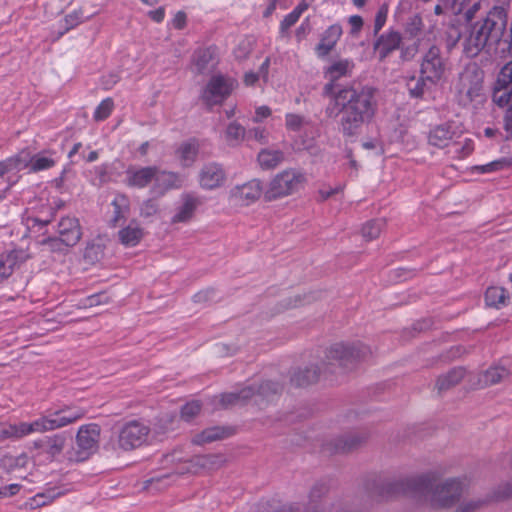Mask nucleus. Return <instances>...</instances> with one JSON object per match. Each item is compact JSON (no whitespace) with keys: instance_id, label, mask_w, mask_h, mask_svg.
<instances>
[{"instance_id":"49","label":"nucleus","mask_w":512,"mask_h":512,"mask_svg":"<svg viewBox=\"0 0 512 512\" xmlns=\"http://www.w3.org/2000/svg\"><path fill=\"white\" fill-rule=\"evenodd\" d=\"M201 410V404L198 401H192L181 408V418L185 421H191Z\"/></svg>"},{"instance_id":"19","label":"nucleus","mask_w":512,"mask_h":512,"mask_svg":"<svg viewBox=\"0 0 512 512\" xmlns=\"http://www.w3.org/2000/svg\"><path fill=\"white\" fill-rule=\"evenodd\" d=\"M342 32V27L339 24H333L322 33L320 42L315 47V53L319 58H324L330 54L340 39Z\"/></svg>"},{"instance_id":"32","label":"nucleus","mask_w":512,"mask_h":512,"mask_svg":"<svg viewBox=\"0 0 512 512\" xmlns=\"http://www.w3.org/2000/svg\"><path fill=\"white\" fill-rule=\"evenodd\" d=\"M509 376L508 370L503 366H494L487 369L479 378L485 386L495 385Z\"/></svg>"},{"instance_id":"52","label":"nucleus","mask_w":512,"mask_h":512,"mask_svg":"<svg viewBox=\"0 0 512 512\" xmlns=\"http://www.w3.org/2000/svg\"><path fill=\"white\" fill-rule=\"evenodd\" d=\"M19 439L17 424L0 423V441Z\"/></svg>"},{"instance_id":"22","label":"nucleus","mask_w":512,"mask_h":512,"mask_svg":"<svg viewBox=\"0 0 512 512\" xmlns=\"http://www.w3.org/2000/svg\"><path fill=\"white\" fill-rule=\"evenodd\" d=\"M252 386L255 387V393L252 398L255 399V403L258 406H263L272 401L283 390L281 384L273 381H264L259 385L253 384Z\"/></svg>"},{"instance_id":"40","label":"nucleus","mask_w":512,"mask_h":512,"mask_svg":"<svg viewBox=\"0 0 512 512\" xmlns=\"http://www.w3.org/2000/svg\"><path fill=\"white\" fill-rule=\"evenodd\" d=\"M384 225V219H374L366 222L361 230L363 238L367 241L376 239L380 235Z\"/></svg>"},{"instance_id":"16","label":"nucleus","mask_w":512,"mask_h":512,"mask_svg":"<svg viewBox=\"0 0 512 512\" xmlns=\"http://www.w3.org/2000/svg\"><path fill=\"white\" fill-rule=\"evenodd\" d=\"M402 36L397 31H389L377 37L373 44L375 53H378L379 61H384L393 51L400 48Z\"/></svg>"},{"instance_id":"57","label":"nucleus","mask_w":512,"mask_h":512,"mask_svg":"<svg viewBox=\"0 0 512 512\" xmlns=\"http://www.w3.org/2000/svg\"><path fill=\"white\" fill-rule=\"evenodd\" d=\"M158 212V204L153 199L143 202L140 208V216L144 218L152 217Z\"/></svg>"},{"instance_id":"42","label":"nucleus","mask_w":512,"mask_h":512,"mask_svg":"<svg viewBox=\"0 0 512 512\" xmlns=\"http://www.w3.org/2000/svg\"><path fill=\"white\" fill-rule=\"evenodd\" d=\"M195 465L204 469H214L221 465L223 459L220 455L208 454L198 455L193 459Z\"/></svg>"},{"instance_id":"26","label":"nucleus","mask_w":512,"mask_h":512,"mask_svg":"<svg viewBox=\"0 0 512 512\" xmlns=\"http://www.w3.org/2000/svg\"><path fill=\"white\" fill-rule=\"evenodd\" d=\"M453 135L454 131L452 130V125L443 123L430 130L428 142L432 146L444 148L449 145Z\"/></svg>"},{"instance_id":"55","label":"nucleus","mask_w":512,"mask_h":512,"mask_svg":"<svg viewBox=\"0 0 512 512\" xmlns=\"http://www.w3.org/2000/svg\"><path fill=\"white\" fill-rule=\"evenodd\" d=\"M422 28H423L422 18L419 15H414L407 22L405 31L410 36L414 37V36H417L421 32Z\"/></svg>"},{"instance_id":"50","label":"nucleus","mask_w":512,"mask_h":512,"mask_svg":"<svg viewBox=\"0 0 512 512\" xmlns=\"http://www.w3.org/2000/svg\"><path fill=\"white\" fill-rule=\"evenodd\" d=\"M388 9H389L388 4L383 3L376 13L375 20H374V27H373V33L375 36L380 32V30L385 25V22L387 20V15H388Z\"/></svg>"},{"instance_id":"59","label":"nucleus","mask_w":512,"mask_h":512,"mask_svg":"<svg viewBox=\"0 0 512 512\" xmlns=\"http://www.w3.org/2000/svg\"><path fill=\"white\" fill-rule=\"evenodd\" d=\"M216 297V291L212 288H208L196 293L193 296V300L196 303H206L209 301H213Z\"/></svg>"},{"instance_id":"46","label":"nucleus","mask_w":512,"mask_h":512,"mask_svg":"<svg viewBox=\"0 0 512 512\" xmlns=\"http://www.w3.org/2000/svg\"><path fill=\"white\" fill-rule=\"evenodd\" d=\"M114 107L112 98L104 99L95 109L94 119L96 121H102L109 117Z\"/></svg>"},{"instance_id":"14","label":"nucleus","mask_w":512,"mask_h":512,"mask_svg":"<svg viewBox=\"0 0 512 512\" xmlns=\"http://www.w3.org/2000/svg\"><path fill=\"white\" fill-rule=\"evenodd\" d=\"M57 232L67 247L77 245L83 235L78 218L69 216L61 218L57 224Z\"/></svg>"},{"instance_id":"5","label":"nucleus","mask_w":512,"mask_h":512,"mask_svg":"<svg viewBox=\"0 0 512 512\" xmlns=\"http://www.w3.org/2000/svg\"><path fill=\"white\" fill-rule=\"evenodd\" d=\"M330 480H317L309 490L308 504L304 512H363L352 500H337L328 506H320L319 501L328 494ZM275 512H301L298 504L283 505Z\"/></svg>"},{"instance_id":"8","label":"nucleus","mask_w":512,"mask_h":512,"mask_svg":"<svg viewBox=\"0 0 512 512\" xmlns=\"http://www.w3.org/2000/svg\"><path fill=\"white\" fill-rule=\"evenodd\" d=\"M483 75L477 68L466 69L460 74L458 94L463 105L483 98Z\"/></svg>"},{"instance_id":"2","label":"nucleus","mask_w":512,"mask_h":512,"mask_svg":"<svg viewBox=\"0 0 512 512\" xmlns=\"http://www.w3.org/2000/svg\"><path fill=\"white\" fill-rule=\"evenodd\" d=\"M462 492L463 485L458 479L436 484L435 477L429 474L396 481L373 480L366 485L367 497L373 501L379 502L399 495L412 494L438 507L453 505Z\"/></svg>"},{"instance_id":"12","label":"nucleus","mask_w":512,"mask_h":512,"mask_svg":"<svg viewBox=\"0 0 512 512\" xmlns=\"http://www.w3.org/2000/svg\"><path fill=\"white\" fill-rule=\"evenodd\" d=\"M368 439L366 432H349L323 445V451L329 455L352 452L361 447Z\"/></svg>"},{"instance_id":"7","label":"nucleus","mask_w":512,"mask_h":512,"mask_svg":"<svg viewBox=\"0 0 512 512\" xmlns=\"http://www.w3.org/2000/svg\"><path fill=\"white\" fill-rule=\"evenodd\" d=\"M100 432V426L95 423L81 426L76 435L77 450L68 453L69 460L82 462L88 459L98 448Z\"/></svg>"},{"instance_id":"6","label":"nucleus","mask_w":512,"mask_h":512,"mask_svg":"<svg viewBox=\"0 0 512 512\" xmlns=\"http://www.w3.org/2000/svg\"><path fill=\"white\" fill-rule=\"evenodd\" d=\"M307 182L306 175L300 170L289 168L276 174L264 191V199L273 201L297 193Z\"/></svg>"},{"instance_id":"43","label":"nucleus","mask_w":512,"mask_h":512,"mask_svg":"<svg viewBox=\"0 0 512 512\" xmlns=\"http://www.w3.org/2000/svg\"><path fill=\"white\" fill-rule=\"evenodd\" d=\"M428 81L424 75H421L419 78L412 77L407 82V88L411 97L421 98L426 89V82Z\"/></svg>"},{"instance_id":"28","label":"nucleus","mask_w":512,"mask_h":512,"mask_svg":"<svg viewBox=\"0 0 512 512\" xmlns=\"http://www.w3.org/2000/svg\"><path fill=\"white\" fill-rule=\"evenodd\" d=\"M464 376L465 369L463 367H454L447 373L440 375L436 381L438 393H443L458 385Z\"/></svg>"},{"instance_id":"48","label":"nucleus","mask_w":512,"mask_h":512,"mask_svg":"<svg viewBox=\"0 0 512 512\" xmlns=\"http://www.w3.org/2000/svg\"><path fill=\"white\" fill-rule=\"evenodd\" d=\"M40 243L47 246L52 252H65L69 248L60 236L44 238Z\"/></svg>"},{"instance_id":"29","label":"nucleus","mask_w":512,"mask_h":512,"mask_svg":"<svg viewBox=\"0 0 512 512\" xmlns=\"http://www.w3.org/2000/svg\"><path fill=\"white\" fill-rule=\"evenodd\" d=\"M255 393L254 386H246L238 392L224 393L221 395L220 403L223 407L235 404H242L252 398Z\"/></svg>"},{"instance_id":"51","label":"nucleus","mask_w":512,"mask_h":512,"mask_svg":"<svg viewBox=\"0 0 512 512\" xmlns=\"http://www.w3.org/2000/svg\"><path fill=\"white\" fill-rule=\"evenodd\" d=\"M174 421V416L172 415H164L160 417L157 421V423L154 425V431L156 434H165L169 430H172V424Z\"/></svg>"},{"instance_id":"34","label":"nucleus","mask_w":512,"mask_h":512,"mask_svg":"<svg viewBox=\"0 0 512 512\" xmlns=\"http://www.w3.org/2000/svg\"><path fill=\"white\" fill-rule=\"evenodd\" d=\"M246 138V129L237 122L228 124L225 131V139L229 146H237Z\"/></svg>"},{"instance_id":"33","label":"nucleus","mask_w":512,"mask_h":512,"mask_svg":"<svg viewBox=\"0 0 512 512\" xmlns=\"http://www.w3.org/2000/svg\"><path fill=\"white\" fill-rule=\"evenodd\" d=\"M178 182L177 174L173 172L161 171L158 167H156L154 184L160 192H164L168 189L176 187Z\"/></svg>"},{"instance_id":"63","label":"nucleus","mask_w":512,"mask_h":512,"mask_svg":"<svg viewBox=\"0 0 512 512\" xmlns=\"http://www.w3.org/2000/svg\"><path fill=\"white\" fill-rule=\"evenodd\" d=\"M485 503V501L478 500V501H470L468 503H465L461 505L457 512H474L477 508L482 506Z\"/></svg>"},{"instance_id":"60","label":"nucleus","mask_w":512,"mask_h":512,"mask_svg":"<svg viewBox=\"0 0 512 512\" xmlns=\"http://www.w3.org/2000/svg\"><path fill=\"white\" fill-rule=\"evenodd\" d=\"M299 16L293 11L284 17L280 23V33L284 35L296 22L299 20Z\"/></svg>"},{"instance_id":"47","label":"nucleus","mask_w":512,"mask_h":512,"mask_svg":"<svg viewBox=\"0 0 512 512\" xmlns=\"http://www.w3.org/2000/svg\"><path fill=\"white\" fill-rule=\"evenodd\" d=\"M55 161L52 158L41 156V155H35L32 156V162H31V171L32 172H38L41 170L49 169L52 166H54Z\"/></svg>"},{"instance_id":"3","label":"nucleus","mask_w":512,"mask_h":512,"mask_svg":"<svg viewBox=\"0 0 512 512\" xmlns=\"http://www.w3.org/2000/svg\"><path fill=\"white\" fill-rule=\"evenodd\" d=\"M371 354L368 346L358 342L352 344L336 343L325 352L322 366L311 365L297 369L291 376V383L296 387H306L316 383L321 374L335 373L337 368L352 370Z\"/></svg>"},{"instance_id":"39","label":"nucleus","mask_w":512,"mask_h":512,"mask_svg":"<svg viewBox=\"0 0 512 512\" xmlns=\"http://www.w3.org/2000/svg\"><path fill=\"white\" fill-rule=\"evenodd\" d=\"M104 249L101 243H88L84 250V260L91 265L100 262L104 258Z\"/></svg>"},{"instance_id":"53","label":"nucleus","mask_w":512,"mask_h":512,"mask_svg":"<svg viewBox=\"0 0 512 512\" xmlns=\"http://www.w3.org/2000/svg\"><path fill=\"white\" fill-rule=\"evenodd\" d=\"M286 127L291 131H299L306 123L305 118L298 114H287L285 117Z\"/></svg>"},{"instance_id":"27","label":"nucleus","mask_w":512,"mask_h":512,"mask_svg":"<svg viewBox=\"0 0 512 512\" xmlns=\"http://www.w3.org/2000/svg\"><path fill=\"white\" fill-rule=\"evenodd\" d=\"M234 433V429L231 427L214 426L203 430L197 434L193 442L195 444L211 443L213 441L224 439Z\"/></svg>"},{"instance_id":"24","label":"nucleus","mask_w":512,"mask_h":512,"mask_svg":"<svg viewBox=\"0 0 512 512\" xmlns=\"http://www.w3.org/2000/svg\"><path fill=\"white\" fill-rule=\"evenodd\" d=\"M201 204V201L192 195H184L182 198V204L177 208L176 213L172 217V223H185L192 219L197 207Z\"/></svg>"},{"instance_id":"35","label":"nucleus","mask_w":512,"mask_h":512,"mask_svg":"<svg viewBox=\"0 0 512 512\" xmlns=\"http://www.w3.org/2000/svg\"><path fill=\"white\" fill-rule=\"evenodd\" d=\"M460 40H464V24L460 22L451 23L446 31L447 50H453L460 42Z\"/></svg>"},{"instance_id":"44","label":"nucleus","mask_w":512,"mask_h":512,"mask_svg":"<svg viewBox=\"0 0 512 512\" xmlns=\"http://www.w3.org/2000/svg\"><path fill=\"white\" fill-rule=\"evenodd\" d=\"M8 160V165H10L12 170H21L28 166L31 167L32 156L29 151L22 150L16 156L11 157Z\"/></svg>"},{"instance_id":"17","label":"nucleus","mask_w":512,"mask_h":512,"mask_svg":"<svg viewBox=\"0 0 512 512\" xmlns=\"http://www.w3.org/2000/svg\"><path fill=\"white\" fill-rule=\"evenodd\" d=\"M200 185L205 189H215L224 184L226 173L218 163L205 164L199 175Z\"/></svg>"},{"instance_id":"61","label":"nucleus","mask_w":512,"mask_h":512,"mask_svg":"<svg viewBox=\"0 0 512 512\" xmlns=\"http://www.w3.org/2000/svg\"><path fill=\"white\" fill-rule=\"evenodd\" d=\"M246 139H254L261 144L267 143V135L265 129L262 128H253L246 131Z\"/></svg>"},{"instance_id":"54","label":"nucleus","mask_w":512,"mask_h":512,"mask_svg":"<svg viewBox=\"0 0 512 512\" xmlns=\"http://www.w3.org/2000/svg\"><path fill=\"white\" fill-rule=\"evenodd\" d=\"M453 147L454 152L457 153L460 158L467 157L474 149L473 141L468 138H466L463 143L454 142Z\"/></svg>"},{"instance_id":"11","label":"nucleus","mask_w":512,"mask_h":512,"mask_svg":"<svg viewBox=\"0 0 512 512\" xmlns=\"http://www.w3.org/2000/svg\"><path fill=\"white\" fill-rule=\"evenodd\" d=\"M445 60L438 46L432 45L423 55L420 74L424 75L432 84L437 83L444 75Z\"/></svg>"},{"instance_id":"18","label":"nucleus","mask_w":512,"mask_h":512,"mask_svg":"<svg viewBox=\"0 0 512 512\" xmlns=\"http://www.w3.org/2000/svg\"><path fill=\"white\" fill-rule=\"evenodd\" d=\"M28 258L23 250H12L0 254V282L9 278L14 270Z\"/></svg>"},{"instance_id":"36","label":"nucleus","mask_w":512,"mask_h":512,"mask_svg":"<svg viewBox=\"0 0 512 512\" xmlns=\"http://www.w3.org/2000/svg\"><path fill=\"white\" fill-rule=\"evenodd\" d=\"M508 296L506 291L501 287H489L485 293V302L489 307L500 308L505 305Z\"/></svg>"},{"instance_id":"30","label":"nucleus","mask_w":512,"mask_h":512,"mask_svg":"<svg viewBox=\"0 0 512 512\" xmlns=\"http://www.w3.org/2000/svg\"><path fill=\"white\" fill-rule=\"evenodd\" d=\"M257 159L262 169L270 170L284 161V153L280 150L263 149L259 152Z\"/></svg>"},{"instance_id":"37","label":"nucleus","mask_w":512,"mask_h":512,"mask_svg":"<svg viewBox=\"0 0 512 512\" xmlns=\"http://www.w3.org/2000/svg\"><path fill=\"white\" fill-rule=\"evenodd\" d=\"M60 495H62L61 491H56L55 488H51L44 493H38L34 497L30 498L26 503V506H28L30 509H36L46 505L49 502H52Z\"/></svg>"},{"instance_id":"58","label":"nucleus","mask_w":512,"mask_h":512,"mask_svg":"<svg viewBox=\"0 0 512 512\" xmlns=\"http://www.w3.org/2000/svg\"><path fill=\"white\" fill-rule=\"evenodd\" d=\"M506 165V160H496L485 165L475 166L474 170L480 173H490L501 170Z\"/></svg>"},{"instance_id":"9","label":"nucleus","mask_w":512,"mask_h":512,"mask_svg":"<svg viewBox=\"0 0 512 512\" xmlns=\"http://www.w3.org/2000/svg\"><path fill=\"white\" fill-rule=\"evenodd\" d=\"M150 431V427L140 421L127 422L119 430L117 445L123 451L136 449L147 441Z\"/></svg>"},{"instance_id":"25","label":"nucleus","mask_w":512,"mask_h":512,"mask_svg":"<svg viewBox=\"0 0 512 512\" xmlns=\"http://www.w3.org/2000/svg\"><path fill=\"white\" fill-rule=\"evenodd\" d=\"M86 411L82 408H71L65 406L59 410H56L51 414L53 421H55V428H62L71 423L76 422L85 415Z\"/></svg>"},{"instance_id":"21","label":"nucleus","mask_w":512,"mask_h":512,"mask_svg":"<svg viewBox=\"0 0 512 512\" xmlns=\"http://www.w3.org/2000/svg\"><path fill=\"white\" fill-rule=\"evenodd\" d=\"M145 235L139 222L132 219L129 224L118 231V240L125 247H134L140 243Z\"/></svg>"},{"instance_id":"15","label":"nucleus","mask_w":512,"mask_h":512,"mask_svg":"<svg viewBox=\"0 0 512 512\" xmlns=\"http://www.w3.org/2000/svg\"><path fill=\"white\" fill-rule=\"evenodd\" d=\"M156 166L135 167L129 166L125 172V183L129 187L145 188L155 179Z\"/></svg>"},{"instance_id":"10","label":"nucleus","mask_w":512,"mask_h":512,"mask_svg":"<svg viewBox=\"0 0 512 512\" xmlns=\"http://www.w3.org/2000/svg\"><path fill=\"white\" fill-rule=\"evenodd\" d=\"M234 81L222 75L213 76L204 88L201 98L207 106L221 104L232 92Z\"/></svg>"},{"instance_id":"62","label":"nucleus","mask_w":512,"mask_h":512,"mask_svg":"<svg viewBox=\"0 0 512 512\" xmlns=\"http://www.w3.org/2000/svg\"><path fill=\"white\" fill-rule=\"evenodd\" d=\"M310 301H311V296H307V295L300 296V295H297L294 298L287 299L285 305L283 306V309L299 307L301 305H305V304L310 303Z\"/></svg>"},{"instance_id":"45","label":"nucleus","mask_w":512,"mask_h":512,"mask_svg":"<svg viewBox=\"0 0 512 512\" xmlns=\"http://www.w3.org/2000/svg\"><path fill=\"white\" fill-rule=\"evenodd\" d=\"M497 85L502 88H512V60L505 63L497 74Z\"/></svg>"},{"instance_id":"1","label":"nucleus","mask_w":512,"mask_h":512,"mask_svg":"<svg viewBox=\"0 0 512 512\" xmlns=\"http://www.w3.org/2000/svg\"><path fill=\"white\" fill-rule=\"evenodd\" d=\"M355 64L350 59H341L328 66L324 75L329 82L323 87L322 95L330 101L325 115L338 121L340 133L347 138L360 133L364 124L369 123L377 110L376 90L371 86H346L336 90V82L352 75Z\"/></svg>"},{"instance_id":"64","label":"nucleus","mask_w":512,"mask_h":512,"mask_svg":"<svg viewBox=\"0 0 512 512\" xmlns=\"http://www.w3.org/2000/svg\"><path fill=\"white\" fill-rule=\"evenodd\" d=\"M311 27L308 19L302 22V24L296 29V38L300 41L304 39L310 32Z\"/></svg>"},{"instance_id":"23","label":"nucleus","mask_w":512,"mask_h":512,"mask_svg":"<svg viewBox=\"0 0 512 512\" xmlns=\"http://www.w3.org/2000/svg\"><path fill=\"white\" fill-rule=\"evenodd\" d=\"M264 191L261 181L253 179L242 186L236 187L234 196L245 204H249L257 200L262 194L264 195Z\"/></svg>"},{"instance_id":"20","label":"nucleus","mask_w":512,"mask_h":512,"mask_svg":"<svg viewBox=\"0 0 512 512\" xmlns=\"http://www.w3.org/2000/svg\"><path fill=\"white\" fill-rule=\"evenodd\" d=\"M55 421L52 416H41L32 422L17 423L19 439L33 433H45L55 430Z\"/></svg>"},{"instance_id":"56","label":"nucleus","mask_w":512,"mask_h":512,"mask_svg":"<svg viewBox=\"0 0 512 512\" xmlns=\"http://www.w3.org/2000/svg\"><path fill=\"white\" fill-rule=\"evenodd\" d=\"M180 152L184 160L193 161L198 153V145L195 141L187 142L181 146Z\"/></svg>"},{"instance_id":"4","label":"nucleus","mask_w":512,"mask_h":512,"mask_svg":"<svg viewBox=\"0 0 512 512\" xmlns=\"http://www.w3.org/2000/svg\"><path fill=\"white\" fill-rule=\"evenodd\" d=\"M508 23V12L503 6H493L482 19L464 24L463 53L468 58L478 56L486 47L498 44Z\"/></svg>"},{"instance_id":"13","label":"nucleus","mask_w":512,"mask_h":512,"mask_svg":"<svg viewBox=\"0 0 512 512\" xmlns=\"http://www.w3.org/2000/svg\"><path fill=\"white\" fill-rule=\"evenodd\" d=\"M67 439L68 438L65 433L45 436L34 440L31 443L29 450L31 452L36 451V456L45 455L46 459L52 461L63 452Z\"/></svg>"},{"instance_id":"41","label":"nucleus","mask_w":512,"mask_h":512,"mask_svg":"<svg viewBox=\"0 0 512 512\" xmlns=\"http://www.w3.org/2000/svg\"><path fill=\"white\" fill-rule=\"evenodd\" d=\"M492 100L499 107L508 105L512 101V88H502L497 85L496 81L493 89Z\"/></svg>"},{"instance_id":"31","label":"nucleus","mask_w":512,"mask_h":512,"mask_svg":"<svg viewBox=\"0 0 512 512\" xmlns=\"http://www.w3.org/2000/svg\"><path fill=\"white\" fill-rule=\"evenodd\" d=\"M214 51L212 48L201 49L194 54V65L197 73L206 74L214 66Z\"/></svg>"},{"instance_id":"38","label":"nucleus","mask_w":512,"mask_h":512,"mask_svg":"<svg viewBox=\"0 0 512 512\" xmlns=\"http://www.w3.org/2000/svg\"><path fill=\"white\" fill-rule=\"evenodd\" d=\"M112 206L114 207V217L111 222L115 227L119 220L125 218L126 213L129 211V200L123 194L117 195L112 201Z\"/></svg>"}]
</instances>
